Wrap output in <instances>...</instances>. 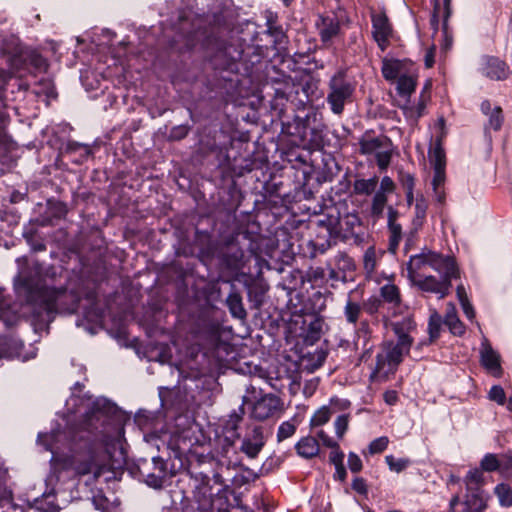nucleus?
I'll list each match as a JSON object with an SVG mask.
<instances>
[{
	"label": "nucleus",
	"instance_id": "nucleus-1",
	"mask_svg": "<svg viewBox=\"0 0 512 512\" xmlns=\"http://www.w3.org/2000/svg\"><path fill=\"white\" fill-rule=\"evenodd\" d=\"M113 405L106 399L95 400L83 415V421L78 429L53 433L46 443V449L53 454L52 460L56 469L73 471L78 476L93 474L97 480L102 474V468L96 462L97 452L102 447L99 434L108 419Z\"/></svg>",
	"mask_w": 512,
	"mask_h": 512
},
{
	"label": "nucleus",
	"instance_id": "nucleus-2",
	"mask_svg": "<svg viewBox=\"0 0 512 512\" xmlns=\"http://www.w3.org/2000/svg\"><path fill=\"white\" fill-rule=\"evenodd\" d=\"M310 82L296 83L291 76L269 78L261 89V99L268 98L270 108L279 118H283L287 109L292 111L306 109L310 103Z\"/></svg>",
	"mask_w": 512,
	"mask_h": 512
},
{
	"label": "nucleus",
	"instance_id": "nucleus-3",
	"mask_svg": "<svg viewBox=\"0 0 512 512\" xmlns=\"http://www.w3.org/2000/svg\"><path fill=\"white\" fill-rule=\"evenodd\" d=\"M262 253L259 238L248 230L234 232L226 237L217 251L218 267L222 272L238 273L251 257Z\"/></svg>",
	"mask_w": 512,
	"mask_h": 512
},
{
	"label": "nucleus",
	"instance_id": "nucleus-4",
	"mask_svg": "<svg viewBox=\"0 0 512 512\" xmlns=\"http://www.w3.org/2000/svg\"><path fill=\"white\" fill-rule=\"evenodd\" d=\"M188 50L200 44L204 49L212 52L210 62L214 70L236 74L239 71V61L243 51L236 45L227 43L215 35L208 33L206 29L197 28L185 36Z\"/></svg>",
	"mask_w": 512,
	"mask_h": 512
},
{
	"label": "nucleus",
	"instance_id": "nucleus-5",
	"mask_svg": "<svg viewBox=\"0 0 512 512\" xmlns=\"http://www.w3.org/2000/svg\"><path fill=\"white\" fill-rule=\"evenodd\" d=\"M34 332L48 329L57 312L68 310V301L75 300V295L66 288L38 286L34 283Z\"/></svg>",
	"mask_w": 512,
	"mask_h": 512
},
{
	"label": "nucleus",
	"instance_id": "nucleus-6",
	"mask_svg": "<svg viewBox=\"0 0 512 512\" xmlns=\"http://www.w3.org/2000/svg\"><path fill=\"white\" fill-rule=\"evenodd\" d=\"M201 477V483H197L192 496H184L181 500V511L184 512H230L231 504L224 492L212 493L210 476L207 471H194Z\"/></svg>",
	"mask_w": 512,
	"mask_h": 512
},
{
	"label": "nucleus",
	"instance_id": "nucleus-7",
	"mask_svg": "<svg viewBox=\"0 0 512 512\" xmlns=\"http://www.w3.org/2000/svg\"><path fill=\"white\" fill-rule=\"evenodd\" d=\"M18 272L13 279V289L15 294V304L11 305L5 295V289L0 287V318L8 321L6 317L11 312L18 314L14 308L17 304L20 306L32 304V267L28 256H22L16 259Z\"/></svg>",
	"mask_w": 512,
	"mask_h": 512
},
{
	"label": "nucleus",
	"instance_id": "nucleus-8",
	"mask_svg": "<svg viewBox=\"0 0 512 512\" xmlns=\"http://www.w3.org/2000/svg\"><path fill=\"white\" fill-rule=\"evenodd\" d=\"M184 439L181 436L173 438L169 447L173 453V463L171 465V473L176 474L177 472L183 471L186 476L194 478L197 483H201V477L194 474V471H207L210 473V469L215 465V456L213 454H199L195 451L188 450L185 454L184 449L181 447V442Z\"/></svg>",
	"mask_w": 512,
	"mask_h": 512
},
{
	"label": "nucleus",
	"instance_id": "nucleus-9",
	"mask_svg": "<svg viewBox=\"0 0 512 512\" xmlns=\"http://www.w3.org/2000/svg\"><path fill=\"white\" fill-rule=\"evenodd\" d=\"M355 84L348 78L345 70H339L328 82L327 103L336 115L344 112L345 105L352 102Z\"/></svg>",
	"mask_w": 512,
	"mask_h": 512
},
{
	"label": "nucleus",
	"instance_id": "nucleus-10",
	"mask_svg": "<svg viewBox=\"0 0 512 512\" xmlns=\"http://www.w3.org/2000/svg\"><path fill=\"white\" fill-rule=\"evenodd\" d=\"M407 354L393 341L383 342L381 352L376 356V365L370 375L371 381H386L390 374H394L399 364L403 361V355Z\"/></svg>",
	"mask_w": 512,
	"mask_h": 512
},
{
	"label": "nucleus",
	"instance_id": "nucleus-11",
	"mask_svg": "<svg viewBox=\"0 0 512 512\" xmlns=\"http://www.w3.org/2000/svg\"><path fill=\"white\" fill-rule=\"evenodd\" d=\"M137 469L143 481L153 488H161L167 477V465L160 456L151 459L142 458L137 463Z\"/></svg>",
	"mask_w": 512,
	"mask_h": 512
},
{
	"label": "nucleus",
	"instance_id": "nucleus-12",
	"mask_svg": "<svg viewBox=\"0 0 512 512\" xmlns=\"http://www.w3.org/2000/svg\"><path fill=\"white\" fill-rule=\"evenodd\" d=\"M372 37L379 49L383 52L390 45V38L393 36V27L385 11L372 12Z\"/></svg>",
	"mask_w": 512,
	"mask_h": 512
},
{
	"label": "nucleus",
	"instance_id": "nucleus-13",
	"mask_svg": "<svg viewBox=\"0 0 512 512\" xmlns=\"http://www.w3.org/2000/svg\"><path fill=\"white\" fill-rule=\"evenodd\" d=\"M215 464L225 466L227 469L241 465V460L237 452L234 440L230 437L219 439L216 450Z\"/></svg>",
	"mask_w": 512,
	"mask_h": 512
},
{
	"label": "nucleus",
	"instance_id": "nucleus-14",
	"mask_svg": "<svg viewBox=\"0 0 512 512\" xmlns=\"http://www.w3.org/2000/svg\"><path fill=\"white\" fill-rule=\"evenodd\" d=\"M281 405L282 402L278 396L266 394L254 403L251 416L258 421L267 420L281 409Z\"/></svg>",
	"mask_w": 512,
	"mask_h": 512
},
{
	"label": "nucleus",
	"instance_id": "nucleus-15",
	"mask_svg": "<svg viewBox=\"0 0 512 512\" xmlns=\"http://www.w3.org/2000/svg\"><path fill=\"white\" fill-rule=\"evenodd\" d=\"M294 112L292 122L283 123V126L288 134L297 136L304 141L307 130L310 128L311 118H315L316 114L313 111H306V109Z\"/></svg>",
	"mask_w": 512,
	"mask_h": 512
},
{
	"label": "nucleus",
	"instance_id": "nucleus-16",
	"mask_svg": "<svg viewBox=\"0 0 512 512\" xmlns=\"http://www.w3.org/2000/svg\"><path fill=\"white\" fill-rule=\"evenodd\" d=\"M480 364L492 376L500 378L503 375L501 356L493 349L488 340L482 343L480 349Z\"/></svg>",
	"mask_w": 512,
	"mask_h": 512
},
{
	"label": "nucleus",
	"instance_id": "nucleus-17",
	"mask_svg": "<svg viewBox=\"0 0 512 512\" xmlns=\"http://www.w3.org/2000/svg\"><path fill=\"white\" fill-rule=\"evenodd\" d=\"M454 276L442 275L441 280H437L434 276H426L423 279H412L415 286L421 291L440 294V298H444L449 294Z\"/></svg>",
	"mask_w": 512,
	"mask_h": 512
},
{
	"label": "nucleus",
	"instance_id": "nucleus-18",
	"mask_svg": "<svg viewBox=\"0 0 512 512\" xmlns=\"http://www.w3.org/2000/svg\"><path fill=\"white\" fill-rule=\"evenodd\" d=\"M266 440L263 434L262 426H254L242 440L240 451L247 457L254 459L265 446Z\"/></svg>",
	"mask_w": 512,
	"mask_h": 512
},
{
	"label": "nucleus",
	"instance_id": "nucleus-19",
	"mask_svg": "<svg viewBox=\"0 0 512 512\" xmlns=\"http://www.w3.org/2000/svg\"><path fill=\"white\" fill-rule=\"evenodd\" d=\"M427 266H430L435 271L442 273L445 276L460 277V272L455 262V259L450 256H442L441 254L433 251H427Z\"/></svg>",
	"mask_w": 512,
	"mask_h": 512
},
{
	"label": "nucleus",
	"instance_id": "nucleus-20",
	"mask_svg": "<svg viewBox=\"0 0 512 512\" xmlns=\"http://www.w3.org/2000/svg\"><path fill=\"white\" fill-rule=\"evenodd\" d=\"M193 242L194 246L198 249V256L203 262L211 260L217 253L212 235L208 231H202L196 228Z\"/></svg>",
	"mask_w": 512,
	"mask_h": 512
},
{
	"label": "nucleus",
	"instance_id": "nucleus-21",
	"mask_svg": "<svg viewBox=\"0 0 512 512\" xmlns=\"http://www.w3.org/2000/svg\"><path fill=\"white\" fill-rule=\"evenodd\" d=\"M372 134V130H367L359 139L358 144L360 154L370 155L376 152L378 149L384 148L391 144V141L387 136L381 135L378 137H373Z\"/></svg>",
	"mask_w": 512,
	"mask_h": 512
},
{
	"label": "nucleus",
	"instance_id": "nucleus-22",
	"mask_svg": "<svg viewBox=\"0 0 512 512\" xmlns=\"http://www.w3.org/2000/svg\"><path fill=\"white\" fill-rule=\"evenodd\" d=\"M209 343L211 353L218 359H223V354L229 355L232 352L230 343L222 340L219 325L211 326L209 330Z\"/></svg>",
	"mask_w": 512,
	"mask_h": 512
},
{
	"label": "nucleus",
	"instance_id": "nucleus-23",
	"mask_svg": "<svg viewBox=\"0 0 512 512\" xmlns=\"http://www.w3.org/2000/svg\"><path fill=\"white\" fill-rule=\"evenodd\" d=\"M484 74L491 80L502 81L510 74L509 66L498 57L491 56L486 60Z\"/></svg>",
	"mask_w": 512,
	"mask_h": 512
},
{
	"label": "nucleus",
	"instance_id": "nucleus-24",
	"mask_svg": "<svg viewBox=\"0 0 512 512\" xmlns=\"http://www.w3.org/2000/svg\"><path fill=\"white\" fill-rule=\"evenodd\" d=\"M34 96L36 102H42L44 106H49L50 101L57 98V92L52 79L41 78L36 82L34 88Z\"/></svg>",
	"mask_w": 512,
	"mask_h": 512
},
{
	"label": "nucleus",
	"instance_id": "nucleus-25",
	"mask_svg": "<svg viewBox=\"0 0 512 512\" xmlns=\"http://www.w3.org/2000/svg\"><path fill=\"white\" fill-rule=\"evenodd\" d=\"M225 304L232 317L239 320L246 319L247 311L244 308L242 296L234 284H231V289L225 300Z\"/></svg>",
	"mask_w": 512,
	"mask_h": 512
},
{
	"label": "nucleus",
	"instance_id": "nucleus-26",
	"mask_svg": "<svg viewBox=\"0 0 512 512\" xmlns=\"http://www.w3.org/2000/svg\"><path fill=\"white\" fill-rule=\"evenodd\" d=\"M320 22L317 26L320 30V38L322 42H328L338 35L340 31V23L337 18L330 16H320Z\"/></svg>",
	"mask_w": 512,
	"mask_h": 512
},
{
	"label": "nucleus",
	"instance_id": "nucleus-27",
	"mask_svg": "<svg viewBox=\"0 0 512 512\" xmlns=\"http://www.w3.org/2000/svg\"><path fill=\"white\" fill-rule=\"evenodd\" d=\"M443 137L444 133L436 138L433 148L429 149V159L434 170H445L446 168V153L443 148Z\"/></svg>",
	"mask_w": 512,
	"mask_h": 512
},
{
	"label": "nucleus",
	"instance_id": "nucleus-28",
	"mask_svg": "<svg viewBox=\"0 0 512 512\" xmlns=\"http://www.w3.org/2000/svg\"><path fill=\"white\" fill-rule=\"evenodd\" d=\"M297 454L303 458L311 459L319 454L320 446L315 437L307 436L301 438L295 445Z\"/></svg>",
	"mask_w": 512,
	"mask_h": 512
},
{
	"label": "nucleus",
	"instance_id": "nucleus-29",
	"mask_svg": "<svg viewBox=\"0 0 512 512\" xmlns=\"http://www.w3.org/2000/svg\"><path fill=\"white\" fill-rule=\"evenodd\" d=\"M22 349V341L8 336L0 337V358L19 357Z\"/></svg>",
	"mask_w": 512,
	"mask_h": 512
},
{
	"label": "nucleus",
	"instance_id": "nucleus-30",
	"mask_svg": "<svg viewBox=\"0 0 512 512\" xmlns=\"http://www.w3.org/2000/svg\"><path fill=\"white\" fill-rule=\"evenodd\" d=\"M463 504L464 512H482L487 507L483 490L467 491Z\"/></svg>",
	"mask_w": 512,
	"mask_h": 512
},
{
	"label": "nucleus",
	"instance_id": "nucleus-31",
	"mask_svg": "<svg viewBox=\"0 0 512 512\" xmlns=\"http://www.w3.org/2000/svg\"><path fill=\"white\" fill-rule=\"evenodd\" d=\"M443 322L453 335L462 336L465 333V326L460 321L456 308L452 303L447 305V311Z\"/></svg>",
	"mask_w": 512,
	"mask_h": 512
},
{
	"label": "nucleus",
	"instance_id": "nucleus-32",
	"mask_svg": "<svg viewBox=\"0 0 512 512\" xmlns=\"http://www.w3.org/2000/svg\"><path fill=\"white\" fill-rule=\"evenodd\" d=\"M380 298L384 305L389 304L393 309L398 308L402 303L399 288L391 283H387L380 288Z\"/></svg>",
	"mask_w": 512,
	"mask_h": 512
},
{
	"label": "nucleus",
	"instance_id": "nucleus-33",
	"mask_svg": "<svg viewBox=\"0 0 512 512\" xmlns=\"http://www.w3.org/2000/svg\"><path fill=\"white\" fill-rule=\"evenodd\" d=\"M246 287L249 300L255 304L256 308H259L264 302L268 286L261 281H253L246 284Z\"/></svg>",
	"mask_w": 512,
	"mask_h": 512
},
{
	"label": "nucleus",
	"instance_id": "nucleus-34",
	"mask_svg": "<svg viewBox=\"0 0 512 512\" xmlns=\"http://www.w3.org/2000/svg\"><path fill=\"white\" fill-rule=\"evenodd\" d=\"M327 351L322 349H317L313 353H308L307 355L302 357V362L305 363V369L308 372H314L319 369L325 362L327 358Z\"/></svg>",
	"mask_w": 512,
	"mask_h": 512
},
{
	"label": "nucleus",
	"instance_id": "nucleus-35",
	"mask_svg": "<svg viewBox=\"0 0 512 512\" xmlns=\"http://www.w3.org/2000/svg\"><path fill=\"white\" fill-rule=\"evenodd\" d=\"M415 201V216L412 220V224L414 230L417 232L423 226L426 219L428 202L422 194L417 196Z\"/></svg>",
	"mask_w": 512,
	"mask_h": 512
},
{
	"label": "nucleus",
	"instance_id": "nucleus-36",
	"mask_svg": "<svg viewBox=\"0 0 512 512\" xmlns=\"http://www.w3.org/2000/svg\"><path fill=\"white\" fill-rule=\"evenodd\" d=\"M466 490L474 491V490H483L482 487L484 485V475L483 471L480 468H475L470 470L465 479H464Z\"/></svg>",
	"mask_w": 512,
	"mask_h": 512
},
{
	"label": "nucleus",
	"instance_id": "nucleus-37",
	"mask_svg": "<svg viewBox=\"0 0 512 512\" xmlns=\"http://www.w3.org/2000/svg\"><path fill=\"white\" fill-rule=\"evenodd\" d=\"M378 184V177L374 176L370 179H358L353 184L354 193L358 195L372 194Z\"/></svg>",
	"mask_w": 512,
	"mask_h": 512
},
{
	"label": "nucleus",
	"instance_id": "nucleus-38",
	"mask_svg": "<svg viewBox=\"0 0 512 512\" xmlns=\"http://www.w3.org/2000/svg\"><path fill=\"white\" fill-rule=\"evenodd\" d=\"M417 80L411 75H401L397 81V92L400 96H410L416 88Z\"/></svg>",
	"mask_w": 512,
	"mask_h": 512
},
{
	"label": "nucleus",
	"instance_id": "nucleus-39",
	"mask_svg": "<svg viewBox=\"0 0 512 512\" xmlns=\"http://www.w3.org/2000/svg\"><path fill=\"white\" fill-rule=\"evenodd\" d=\"M401 70V62L399 60H388L384 59L382 61V75L384 79L388 81L395 80L399 78L398 75Z\"/></svg>",
	"mask_w": 512,
	"mask_h": 512
},
{
	"label": "nucleus",
	"instance_id": "nucleus-40",
	"mask_svg": "<svg viewBox=\"0 0 512 512\" xmlns=\"http://www.w3.org/2000/svg\"><path fill=\"white\" fill-rule=\"evenodd\" d=\"M442 322L443 321L441 315L437 311H433L429 317L428 322V334L430 343H433L439 338Z\"/></svg>",
	"mask_w": 512,
	"mask_h": 512
},
{
	"label": "nucleus",
	"instance_id": "nucleus-41",
	"mask_svg": "<svg viewBox=\"0 0 512 512\" xmlns=\"http://www.w3.org/2000/svg\"><path fill=\"white\" fill-rule=\"evenodd\" d=\"M323 324L324 321L321 317H314V319L308 324L306 330V339L311 343L318 341L322 335Z\"/></svg>",
	"mask_w": 512,
	"mask_h": 512
},
{
	"label": "nucleus",
	"instance_id": "nucleus-42",
	"mask_svg": "<svg viewBox=\"0 0 512 512\" xmlns=\"http://www.w3.org/2000/svg\"><path fill=\"white\" fill-rule=\"evenodd\" d=\"M387 201V195H384L383 193H375L372 199L370 210V214L374 219L378 220L383 217L384 208L387 204Z\"/></svg>",
	"mask_w": 512,
	"mask_h": 512
},
{
	"label": "nucleus",
	"instance_id": "nucleus-43",
	"mask_svg": "<svg viewBox=\"0 0 512 512\" xmlns=\"http://www.w3.org/2000/svg\"><path fill=\"white\" fill-rule=\"evenodd\" d=\"M362 310L363 306L361 304L349 299L344 307L346 321L355 325L359 320Z\"/></svg>",
	"mask_w": 512,
	"mask_h": 512
},
{
	"label": "nucleus",
	"instance_id": "nucleus-44",
	"mask_svg": "<svg viewBox=\"0 0 512 512\" xmlns=\"http://www.w3.org/2000/svg\"><path fill=\"white\" fill-rule=\"evenodd\" d=\"M494 492L499 499V503L503 507L512 506V488L506 483L498 484Z\"/></svg>",
	"mask_w": 512,
	"mask_h": 512
},
{
	"label": "nucleus",
	"instance_id": "nucleus-45",
	"mask_svg": "<svg viewBox=\"0 0 512 512\" xmlns=\"http://www.w3.org/2000/svg\"><path fill=\"white\" fill-rule=\"evenodd\" d=\"M427 252H422L421 254L414 255L410 258V261L407 265V271L409 274V277L411 279H414L415 273L423 268L424 266H427Z\"/></svg>",
	"mask_w": 512,
	"mask_h": 512
},
{
	"label": "nucleus",
	"instance_id": "nucleus-46",
	"mask_svg": "<svg viewBox=\"0 0 512 512\" xmlns=\"http://www.w3.org/2000/svg\"><path fill=\"white\" fill-rule=\"evenodd\" d=\"M480 469L486 472L501 471L500 458L495 454H486L480 462Z\"/></svg>",
	"mask_w": 512,
	"mask_h": 512
},
{
	"label": "nucleus",
	"instance_id": "nucleus-47",
	"mask_svg": "<svg viewBox=\"0 0 512 512\" xmlns=\"http://www.w3.org/2000/svg\"><path fill=\"white\" fill-rule=\"evenodd\" d=\"M416 328V322L412 317H405L401 321L392 324V329L396 335L410 334Z\"/></svg>",
	"mask_w": 512,
	"mask_h": 512
},
{
	"label": "nucleus",
	"instance_id": "nucleus-48",
	"mask_svg": "<svg viewBox=\"0 0 512 512\" xmlns=\"http://www.w3.org/2000/svg\"><path fill=\"white\" fill-rule=\"evenodd\" d=\"M334 413V410L329 408L328 406H323L319 410H317L310 420V425L312 427H317L324 425L330 420V417Z\"/></svg>",
	"mask_w": 512,
	"mask_h": 512
},
{
	"label": "nucleus",
	"instance_id": "nucleus-49",
	"mask_svg": "<svg viewBox=\"0 0 512 512\" xmlns=\"http://www.w3.org/2000/svg\"><path fill=\"white\" fill-rule=\"evenodd\" d=\"M362 306L363 310L369 315L379 313L384 308L383 301L378 296H371L364 300Z\"/></svg>",
	"mask_w": 512,
	"mask_h": 512
},
{
	"label": "nucleus",
	"instance_id": "nucleus-50",
	"mask_svg": "<svg viewBox=\"0 0 512 512\" xmlns=\"http://www.w3.org/2000/svg\"><path fill=\"white\" fill-rule=\"evenodd\" d=\"M244 413H245L244 407L240 406L239 407V412H233L229 416V419L226 422V429H228L229 431L234 432V435L237 438L240 437L239 433H237V430L239 428L240 422L243 420Z\"/></svg>",
	"mask_w": 512,
	"mask_h": 512
},
{
	"label": "nucleus",
	"instance_id": "nucleus-51",
	"mask_svg": "<svg viewBox=\"0 0 512 512\" xmlns=\"http://www.w3.org/2000/svg\"><path fill=\"white\" fill-rule=\"evenodd\" d=\"M82 150V157L87 159L88 157L93 156L92 149L87 144H82L76 141H68L66 144L65 151L66 153H75Z\"/></svg>",
	"mask_w": 512,
	"mask_h": 512
},
{
	"label": "nucleus",
	"instance_id": "nucleus-52",
	"mask_svg": "<svg viewBox=\"0 0 512 512\" xmlns=\"http://www.w3.org/2000/svg\"><path fill=\"white\" fill-rule=\"evenodd\" d=\"M503 121L504 117L502 113V108L500 106L494 107L491 113L489 114V126L493 130L498 131L501 129Z\"/></svg>",
	"mask_w": 512,
	"mask_h": 512
},
{
	"label": "nucleus",
	"instance_id": "nucleus-53",
	"mask_svg": "<svg viewBox=\"0 0 512 512\" xmlns=\"http://www.w3.org/2000/svg\"><path fill=\"white\" fill-rule=\"evenodd\" d=\"M335 263L339 269L344 270V271L345 270L352 271L355 269V264L353 262V259L351 257H349L344 252H339L335 256Z\"/></svg>",
	"mask_w": 512,
	"mask_h": 512
},
{
	"label": "nucleus",
	"instance_id": "nucleus-54",
	"mask_svg": "<svg viewBox=\"0 0 512 512\" xmlns=\"http://www.w3.org/2000/svg\"><path fill=\"white\" fill-rule=\"evenodd\" d=\"M349 418H350L349 414H342V415H339L335 420V423H334L335 432L339 439H342L344 437V435L348 429Z\"/></svg>",
	"mask_w": 512,
	"mask_h": 512
},
{
	"label": "nucleus",
	"instance_id": "nucleus-55",
	"mask_svg": "<svg viewBox=\"0 0 512 512\" xmlns=\"http://www.w3.org/2000/svg\"><path fill=\"white\" fill-rule=\"evenodd\" d=\"M295 431H296V426L293 423H291L289 421L283 422L279 426V429H278V432H277V440L279 442H282L285 439L290 438L291 436H293Z\"/></svg>",
	"mask_w": 512,
	"mask_h": 512
},
{
	"label": "nucleus",
	"instance_id": "nucleus-56",
	"mask_svg": "<svg viewBox=\"0 0 512 512\" xmlns=\"http://www.w3.org/2000/svg\"><path fill=\"white\" fill-rule=\"evenodd\" d=\"M258 478V474L251 469H244L242 473L237 474L234 477V481L237 485L242 486L250 482L255 481Z\"/></svg>",
	"mask_w": 512,
	"mask_h": 512
},
{
	"label": "nucleus",
	"instance_id": "nucleus-57",
	"mask_svg": "<svg viewBox=\"0 0 512 512\" xmlns=\"http://www.w3.org/2000/svg\"><path fill=\"white\" fill-rule=\"evenodd\" d=\"M398 181L404 190H414L415 177L413 174L405 172L404 170L398 171Z\"/></svg>",
	"mask_w": 512,
	"mask_h": 512
},
{
	"label": "nucleus",
	"instance_id": "nucleus-58",
	"mask_svg": "<svg viewBox=\"0 0 512 512\" xmlns=\"http://www.w3.org/2000/svg\"><path fill=\"white\" fill-rule=\"evenodd\" d=\"M385 459H386V463L388 464L389 468L398 473L403 471L408 466V464L410 462L408 459H404V458L396 459L392 455L386 456Z\"/></svg>",
	"mask_w": 512,
	"mask_h": 512
},
{
	"label": "nucleus",
	"instance_id": "nucleus-59",
	"mask_svg": "<svg viewBox=\"0 0 512 512\" xmlns=\"http://www.w3.org/2000/svg\"><path fill=\"white\" fill-rule=\"evenodd\" d=\"M389 440L387 437L382 436L375 440H373L369 444V452L370 454H378L382 453L388 446Z\"/></svg>",
	"mask_w": 512,
	"mask_h": 512
},
{
	"label": "nucleus",
	"instance_id": "nucleus-60",
	"mask_svg": "<svg viewBox=\"0 0 512 512\" xmlns=\"http://www.w3.org/2000/svg\"><path fill=\"white\" fill-rule=\"evenodd\" d=\"M190 131L188 125H178L171 129L169 139L172 141H180L184 139Z\"/></svg>",
	"mask_w": 512,
	"mask_h": 512
},
{
	"label": "nucleus",
	"instance_id": "nucleus-61",
	"mask_svg": "<svg viewBox=\"0 0 512 512\" xmlns=\"http://www.w3.org/2000/svg\"><path fill=\"white\" fill-rule=\"evenodd\" d=\"M489 399L495 401L499 405H504L506 402L504 389L499 385L493 386L489 391Z\"/></svg>",
	"mask_w": 512,
	"mask_h": 512
},
{
	"label": "nucleus",
	"instance_id": "nucleus-62",
	"mask_svg": "<svg viewBox=\"0 0 512 512\" xmlns=\"http://www.w3.org/2000/svg\"><path fill=\"white\" fill-rule=\"evenodd\" d=\"M364 268L369 273L376 268V255L373 248H368L364 254Z\"/></svg>",
	"mask_w": 512,
	"mask_h": 512
},
{
	"label": "nucleus",
	"instance_id": "nucleus-63",
	"mask_svg": "<svg viewBox=\"0 0 512 512\" xmlns=\"http://www.w3.org/2000/svg\"><path fill=\"white\" fill-rule=\"evenodd\" d=\"M92 503L94 507L101 512H107L109 509V500L102 494V492H98L93 495Z\"/></svg>",
	"mask_w": 512,
	"mask_h": 512
},
{
	"label": "nucleus",
	"instance_id": "nucleus-64",
	"mask_svg": "<svg viewBox=\"0 0 512 512\" xmlns=\"http://www.w3.org/2000/svg\"><path fill=\"white\" fill-rule=\"evenodd\" d=\"M501 472L504 474H512V450L500 456Z\"/></svg>",
	"mask_w": 512,
	"mask_h": 512
}]
</instances>
